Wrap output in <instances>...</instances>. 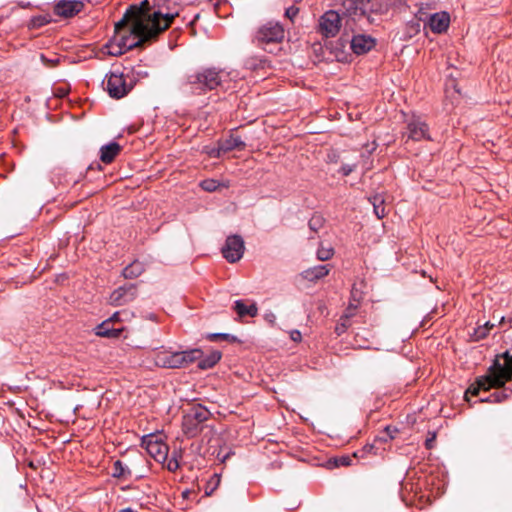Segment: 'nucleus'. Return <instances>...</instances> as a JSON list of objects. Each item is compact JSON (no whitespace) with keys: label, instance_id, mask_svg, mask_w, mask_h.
<instances>
[{"label":"nucleus","instance_id":"45","mask_svg":"<svg viewBox=\"0 0 512 512\" xmlns=\"http://www.w3.org/2000/svg\"><path fill=\"white\" fill-rule=\"evenodd\" d=\"M246 66L249 67V68H256V64L254 62H251V61H246Z\"/></svg>","mask_w":512,"mask_h":512},{"label":"nucleus","instance_id":"25","mask_svg":"<svg viewBox=\"0 0 512 512\" xmlns=\"http://www.w3.org/2000/svg\"><path fill=\"white\" fill-rule=\"evenodd\" d=\"M142 272H143L142 264L139 262H133L132 264L126 266L123 269L122 274L126 279H133V278H136L139 275H141Z\"/></svg>","mask_w":512,"mask_h":512},{"label":"nucleus","instance_id":"41","mask_svg":"<svg viewBox=\"0 0 512 512\" xmlns=\"http://www.w3.org/2000/svg\"><path fill=\"white\" fill-rule=\"evenodd\" d=\"M290 338H291L294 342H299V341H301L302 336H301L300 331H298V330H293V331H291V333H290Z\"/></svg>","mask_w":512,"mask_h":512},{"label":"nucleus","instance_id":"5","mask_svg":"<svg viewBox=\"0 0 512 512\" xmlns=\"http://www.w3.org/2000/svg\"><path fill=\"white\" fill-rule=\"evenodd\" d=\"M180 7L170 0H158L157 10L152 13L147 23L157 35L169 28L172 21L179 16Z\"/></svg>","mask_w":512,"mask_h":512},{"label":"nucleus","instance_id":"20","mask_svg":"<svg viewBox=\"0 0 512 512\" xmlns=\"http://www.w3.org/2000/svg\"><path fill=\"white\" fill-rule=\"evenodd\" d=\"M329 271L328 265H317L306 269L302 275L306 280L313 282L328 275Z\"/></svg>","mask_w":512,"mask_h":512},{"label":"nucleus","instance_id":"11","mask_svg":"<svg viewBox=\"0 0 512 512\" xmlns=\"http://www.w3.org/2000/svg\"><path fill=\"white\" fill-rule=\"evenodd\" d=\"M341 25V17L334 10L325 12L319 19V31L326 38L336 36Z\"/></svg>","mask_w":512,"mask_h":512},{"label":"nucleus","instance_id":"18","mask_svg":"<svg viewBox=\"0 0 512 512\" xmlns=\"http://www.w3.org/2000/svg\"><path fill=\"white\" fill-rule=\"evenodd\" d=\"M111 320H105L101 324H99L96 329L95 333L97 336L100 337H106V338H118L121 333L124 331L123 327L114 328L112 327Z\"/></svg>","mask_w":512,"mask_h":512},{"label":"nucleus","instance_id":"10","mask_svg":"<svg viewBox=\"0 0 512 512\" xmlns=\"http://www.w3.org/2000/svg\"><path fill=\"white\" fill-rule=\"evenodd\" d=\"M384 444V441L381 438L375 439L373 443L365 445L361 450H358L354 452L353 456H341L338 458H335V465L336 466H349L353 462V458H361L365 459L369 455H377L381 453L384 448L382 445Z\"/></svg>","mask_w":512,"mask_h":512},{"label":"nucleus","instance_id":"48","mask_svg":"<svg viewBox=\"0 0 512 512\" xmlns=\"http://www.w3.org/2000/svg\"><path fill=\"white\" fill-rule=\"evenodd\" d=\"M119 512H134V511L131 508H125V509L120 510Z\"/></svg>","mask_w":512,"mask_h":512},{"label":"nucleus","instance_id":"43","mask_svg":"<svg viewBox=\"0 0 512 512\" xmlns=\"http://www.w3.org/2000/svg\"><path fill=\"white\" fill-rule=\"evenodd\" d=\"M397 432L396 428H391L390 426L386 425V437H389L391 439L394 438V434Z\"/></svg>","mask_w":512,"mask_h":512},{"label":"nucleus","instance_id":"9","mask_svg":"<svg viewBox=\"0 0 512 512\" xmlns=\"http://www.w3.org/2000/svg\"><path fill=\"white\" fill-rule=\"evenodd\" d=\"M245 244L240 235H230L227 237L225 244L222 247L223 257L229 263L238 262L244 254Z\"/></svg>","mask_w":512,"mask_h":512},{"label":"nucleus","instance_id":"31","mask_svg":"<svg viewBox=\"0 0 512 512\" xmlns=\"http://www.w3.org/2000/svg\"><path fill=\"white\" fill-rule=\"evenodd\" d=\"M135 7L141 9V12L139 13V18L141 20L147 22L149 17L152 16V14H148V11L150 9L148 0L142 1L140 6H135Z\"/></svg>","mask_w":512,"mask_h":512},{"label":"nucleus","instance_id":"17","mask_svg":"<svg viewBox=\"0 0 512 512\" xmlns=\"http://www.w3.org/2000/svg\"><path fill=\"white\" fill-rule=\"evenodd\" d=\"M450 23V17L447 12L434 13L429 18V27L434 33L445 32Z\"/></svg>","mask_w":512,"mask_h":512},{"label":"nucleus","instance_id":"37","mask_svg":"<svg viewBox=\"0 0 512 512\" xmlns=\"http://www.w3.org/2000/svg\"><path fill=\"white\" fill-rule=\"evenodd\" d=\"M31 22L33 27H40L49 23V20L45 16H39L33 18Z\"/></svg>","mask_w":512,"mask_h":512},{"label":"nucleus","instance_id":"35","mask_svg":"<svg viewBox=\"0 0 512 512\" xmlns=\"http://www.w3.org/2000/svg\"><path fill=\"white\" fill-rule=\"evenodd\" d=\"M488 333L489 332L487 331V324H484L482 326L477 327L474 330L473 338L475 341H479L481 339H484L488 335Z\"/></svg>","mask_w":512,"mask_h":512},{"label":"nucleus","instance_id":"33","mask_svg":"<svg viewBox=\"0 0 512 512\" xmlns=\"http://www.w3.org/2000/svg\"><path fill=\"white\" fill-rule=\"evenodd\" d=\"M324 223V219L320 215H313L309 220V227L312 231L317 232Z\"/></svg>","mask_w":512,"mask_h":512},{"label":"nucleus","instance_id":"39","mask_svg":"<svg viewBox=\"0 0 512 512\" xmlns=\"http://www.w3.org/2000/svg\"><path fill=\"white\" fill-rule=\"evenodd\" d=\"M40 59H41V62L47 66V67H53L55 66L59 59L58 58H54V59H48L44 54H41L40 56Z\"/></svg>","mask_w":512,"mask_h":512},{"label":"nucleus","instance_id":"36","mask_svg":"<svg viewBox=\"0 0 512 512\" xmlns=\"http://www.w3.org/2000/svg\"><path fill=\"white\" fill-rule=\"evenodd\" d=\"M130 313L128 311H117L107 320H111V323H119L124 320L123 316H129Z\"/></svg>","mask_w":512,"mask_h":512},{"label":"nucleus","instance_id":"19","mask_svg":"<svg viewBox=\"0 0 512 512\" xmlns=\"http://www.w3.org/2000/svg\"><path fill=\"white\" fill-rule=\"evenodd\" d=\"M121 147L116 142H111L104 145L100 149V159L102 162L108 164L111 163L115 157L119 154Z\"/></svg>","mask_w":512,"mask_h":512},{"label":"nucleus","instance_id":"30","mask_svg":"<svg viewBox=\"0 0 512 512\" xmlns=\"http://www.w3.org/2000/svg\"><path fill=\"white\" fill-rule=\"evenodd\" d=\"M163 464L170 472H175L180 466L177 453L174 452L172 457L167 458Z\"/></svg>","mask_w":512,"mask_h":512},{"label":"nucleus","instance_id":"23","mask_svg":"<svg viewBox=\"0 0 512 512\" xmlns=\"http://www.w3.org/2000/svg\"><path fill=\"white\" fill-rule=\"evenodd\" d=\"M220 359H221V353L219 351H213L205 357L202 354V357L200 359H197L196 361H198V367L200 369L206 370V369H210L214 365H216Z\"/></svg>","mask_w":512,"mask_h":512},{"label":"nucleus","instance_id":"24","mask_svg":"<svg viewBox=\"0 0 512 512\" xmlns=\"http://www.w3.org/2000/svg\"><path fill=\"white\" fill-rule=\"evenodd\" d=\"M131 475L130 469L120 460L113 463L112 476L115 478H128Z\"/></svg>","mask_w":512,"mask_h":512},{"label":"nucleus","instance_id":"22","mask_svg":"<svg viewBox=\"0 0 512 512\" xmlns=\"http://www.w3.org/2000/svg\"><path fill=\"white\" fill-rule=\"evenodd\" d=\"M234 310L238 314L239 317H255L258 313V308L255 303H251L250 305H247L242 300H236L234 303Z\"/></svg>","mask_w":512,"mask_h":512},{"label":"nucleus","instance_id":"7","mask_svg":"<svg viewBox=\"0 0 512 512\" xmlns=\"http://www.w3.org/2000/svg\"><path fill=\"white\" fill-rule=\"evenodd\" d=\"M210 412L201 405L192 406L183 416L182 430L188 438L196 437L209 419Z\"/></svg>","mask_w":512,"mask_h":512},{"label":"nucleus","instance_id":"8","mask_svg":"<svg viewBox=\"0 0 512 512\" xmlns=\"http://www.w3.org/2000/svg\"><path fill=\"white\" fill-rule=\"evenodd\" d=\"M285 31L278 22L269 21L256 32L255 41L258 45L279 43L284 39Z\"/></svg>","mask_w":512,"mask_h":512},{"label":"nucleus","instance_id":"12","mask_svg":"<svg viewBox=\"0 0 512 512\" xmlns=\"http://www.w3.org/2000/svg\"><path fill=\"white\" fill-rule=\"evenodd\" d=\"M404 136L408 140L421 141L430 140L428 125L419 116H412L407 120V127Z\"/></svg>","mask_w":512,"mask_h":512},{"label":"nucleus","instance_id":"27","mask_svg":"<svg viewBox=\"0 0 512 512\" xmlns=\"http://www.w3.org/2000/svg\"><path fill=\"white\" fill-rule=\"evenodd\" d=\"M372 204L377 217L379 219L384 218V198L381 195H375Z\"/></svg>","mask_w":512,"mask_h":512},{"label":"nucleus","instance_id":"42","mask_svg":"<svg viewBox=\"0 0 512 512\" xmlns=\"http://www.w3.org/2000/svg\"><path fill=\"white\" fill-rule=\"evenodd\" d=\"M351 293H352L353 303L354 304H358L360 302V299H361L360 294L358 293V291L355 288L352 289Z\"/></svg>","mask_w":512,"mask_h":512},{"label":"nucleus","instance_id":"29","mask_svg":"<svg viewBox=\"0 0 512 512\" xmlns=\"http://www.w3.org/2000/svg\"><path fill=\"white\" fill-rule=\"evenodd\" d=\"M357 307L358 304H354L353 302H351L348 308L345 310L343 316L341 317L343 327H346V323L349 322V318L354 316Z\"/></svg>","mask_w":512,"mask_h":512},{"label":"nucleus","instance_id":"38","mask_svg":"<svg viewBox=\"0 0 512 512\" xmlns=\"http://www.w3.org/2000/svg\"><path fill=\"white\" fill-rule=\"evenodd\" d=\"M298 12H299V9H298L297 7H295V6H290V7H288V8L286 9V11H285V16H286L288 19H290V20H292V21H293V19L297 16Z\"/></svg>","mask_w":512,"mask_h":512},{"label":"nucleus","instance_id":"40","mask_svg":"<svg viewBox=\"0 0 512 512\" xmlns=\"http://www.w3.org/2000/svg\"><path fill=\"white\" fill-rule=\"evenodd\" d=\"M355 168V165H349V164H346V165H343L341 168H340V172L344 175V176H348Z\"/></svg>","mask_w":512,"mask_h":512},{"label":"nucleus","instance_id":"50","mask_svg":"<svg viewBox=\"0 0 512 512\" xmlns=\"http://www.w3.org/2000/svg\"><path fill=\"white\" fill-rule=\"evenodd\" d=\"M214 477L216 478L217 483H218V482H219V477H218V475H217V474H214Z\"/></svg>","mask_w":512,"mask_h":512},{"label":"nucleus","instance_id":"16","mask_svg":"<svg viewBox=\"0 0 512 512\" xmlns=\"http://www.w3.org/2000/svg\"><path fill=\"white\" fill-rule=\"evenodd\" d=\"M374 45V39L364 34L355 35L351 40V49L356 54H364L370 51Z\"/></svg>","mask_w":512,"mask_h":512},{"label":"nucleus","instance_id":"28","mask_svg":"<svg viewBox=\"0 0 512 512\" xmlns=\"http://www.w3.org/2000/svg\"><path fill=\"white\" fill-rule=\"evenodd\" d=\"M334 254V250L332 247H323L321 246L318 250H317V258L320 260V261H326V260H329Z\"/></svg>","mask_w":512,"mask_h":512},{"label":"nucleus","instance_id":"47","mask_svg":"<svg viewBox=\"0 0 512 512\" xmlns=\"http://www.w3.org/2000/svg\"><path fill=\"white\" fill-rule=\"evenodd\" d=\"M346 326H348V325L346 324ZM346 328H347V327H343V326L341 325L340 327L338 326V327L336 328V331L338 332V334H340V333H341L342 331H344V329H346Z\"/></svg>","mask_w":512,"mask_h":512},{"label":"nucleus","instance_id":"3","mask_svg":"<svg viewBox=\"0 0 512 512\" xmlns=\"http://www.w3.org/2000/svg\"><path fill=\"white\" fill-rule=\"evenodd\" d=\"M223 72L214 68L195 71L181 82L183 92L201 95L222 85Z\"/></svg>","mask_w":512,"mask_h":512},{"label":"nucleus","instance_id":"2","mask_svg":"<svg viewBox=\"0 0 512 512\" xmlns=\"http://www.w3.org/2000/svg\"><path fill=\"white\" fill-rule=\"evenodd\" d=\"M500 359H496L493 365L489 368V373L486 376L480 377L475 384H472L466 391L465 397L468 394L473 396L479 395L481 390L487 391L493 387H502L505 382L512 378V354L509 351L504 352ZM469 401L468 398H466Z\"/></svg>","mask_w":512,"mask_h":512},{"label":"nucleus","instance_id":"1","mask_svg":"<svg viewBox=\"0 0 512 512\" xmlns=\"http://www.w3.org/2000/svg\"><path fill=\"white\" fill-rule=\"evenodd\" d=\"M140 12L141 9L130 7L115 24V35L105 45L109 55L120 56L157 36L151 26L139 18Z\"/></svg>","mask_w":512,"mask_h":512},{"label":"nucleus","instance_id":"32","mask_svg":"<svg viewBox=\"0 0 512 512\" xmlns=\"http://www.w3.org/2000/svg\"><path fill=\"white\" fill-rule=\"evenodd\" d=\"M203 152L212 158H219L224 152L220 149V142L217 147L205 146Z\"/></svg>","mask_w":512,"mask_h":512},{"label":"nucleus","instance_id":"21","mask_svg":"<svg viewBox=\"0 0 512 512\" xmlns=\"http://www.w3.org/2000/svg\"><path fill=\"white\" fill-rule=\"evenodd\" d=\"M220 149L223 150L224 153L232 151V150H242L245 147V143L239 136L230 135L228 138L219 141Z\"/></svg>","mask_w":512,"mask_h":512},{"label":"nucleus","instance_id":"15","mask_svg":"<svg viewBox=\"0 0 512 512\" xmlns=\"http://www.w3.org/2000/svg\"><path fill=\"white\" fill-rule=\"evenodd\" d=\"M83 7L84 4L81 1L61 0L55 5L54 12L59 16L70 18L79 13Z\"/></svg>","mask_w":512,"mask_h":512},{"label":"nucleus","instance_id":"14","mask_svg":"<svg viewBox=\"0 0 512 512\" xmlns=\"http://www.w3.org/2000/svg\"><path fill=\"white\" fill-rule=\"evenodd\" d=\"M137 297V287L135 284H127L115 289L110 297L109 303L113 306L126 305Z\"/></svg>","mask_w":512,"mask_h":512},{"label":"nucleus","instance_id":"44","mask_svg":"<svg viewBox=\"0 0 512 512\" xmlns=\"http://www.w3.org/2000/svg\"><path fill=\"white\" fill-rule=\"evenodd\" d=\"M435 438H436V434L434 433L431 438H428L426 440V447L427 448H429V449L432 448V442L434 441Z\"/></svg>","mask_w":512,"mask_h":512},{"label":"nucleus","instance_id":"13","mask_svg":"<svg viewBox=\"0 0 512 512\" xmlns=\"http://www.w3.org/2000/svg\"><path fill=\"white\" fill-rule=\"evenodd\" d=\"M143 445L145 446L147 453L155 461L164 463L167 460L169 447L163 441L155 438L154 436H150L149 438H144Z\"/></svg>","mask_w":512,"mask_h":512},{"label":"nucleus","instance_id":"26","mask_svg":"<svg viewBox=\"0 0 512 512\" xmlns=\"http://www.w3.org/2000/svg\"><path fill=\"white\" fill-rule=\"evenodd\" d=\"M509 394L505 391H495L487 397H481L480 402L500 403L507 399Z\"/></svg>","mask_w":512,"mask_h":512},{"label":"nucleus","instance_id":"46","mask_svg":"<svg viewBox=\"0 0 512 512\" xmlns=\"http://www.w3.org/2000/svg\"><path fill=\"white\" fill-rule=\"evenodd\" d=\"M485 324H487V331L488 332L490 331V329H492L495 326V324L491 323L490 321H487Z\"/></svg>","mask_w":512,"mask_h":512},{"label":"nucleus","instance_id":"4","mask_svg":"<svg viewBox=\"0 0 512 512\" xmlns=\"http://www.w3.org/2000/svg\"><path fill=\"white\" fill-rule=\"evenodd\" d=\"M202 357V350L191 349L187 351L159 350L154 353L153 359L156 366L168 369L185 367Z\"/></svg>","mask_w":512,"mask_h":512},{"label":"nucleus","instance_id":"6","mask_svg":"<svg viewBox=\"0 0 512 512\" xmlns=\"http://www.w3.org/2000/svg\"><path fill=\"white\" fill-rule=\"evenodd\" d=\"M103 85L111 98L121 99L133 89L134 79L130 74L115 69L106 75Z\"/></svg>","mask_w":512,"mask_h":512},{"label":"nucleus","instance_id":"34","mask_svg":"<svg viewBox=\"0 0 512 512\" xmlns=\"http://www.w3.org/2000/svg\"><path fill=\"white\" fill-rule=\"evenodd\" d=\"M218 186H219L218 182L214 179H206L200 183V187L203 190L208 191V192H213V191L217 190Z\"/></svg>","mask_w":512,"mask_h":512},{"label":"nucleus","instance_id":"49","mask_svg":"<svg viewBox=\"0 0 512 512\" xmlns=\"http://www.w3.org/2000/svg\"><path fill=\"white\" fill-rule=\"evenodd\" d=\"M213 338H216V337H226L225 334H214L212 335Z\"/></svg>","mask_w":512,"mask_h":512}]
</instances>
